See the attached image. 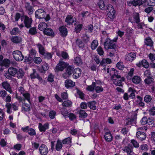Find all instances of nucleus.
<instances>
[{
    "mask_svg": "<svg viewBox=\"0 0 155 155\" xmlns=\"http://www.w3.org/2000/svg\"><path fill=\"white\" fill-rule=\"evenodd\" d=\"M2 86L4 89L8 91L10 93H12V90L11 86L7 81H4L2 83Z\"/></svg>",
    "mask_w": 155,
    "mask_h": 155,
    "instance_id": "nucleus-17",
    "label": "nucleus"
},
{
    "mask_svg": "<svg viewBox=\"0 0 155 155\" xmlns=\"http://www.w3.org/2000/svg\"><path fill=\"white\" fill-rule=\"evenodd\" d=\"M134 68H132L131 69L130 71L128 73L127 78L128 79H130L131 77L133 76L134 73Z\"/></svg>",
    "mask_w": 155,
    "mask_h": 155,
    "instance_id": "nucleus-62",
    "label": "nucleus"
},
{
    "mask_svg": "<svg viewBox=\"0 0 155 155\" xmlns=\"http://www.w3.org/2000/svg\"><path fill=\"white\" fill-rule=\"evenodd\" d=\"M98 45V41L97 40H94L92 42L91 47L92 50L95 49L97 46Z\"/></svg>",
    "mask_w": 155,
    "mask_h": 155,
    "instance_id": "nucleus-43",
    "label": "nucleus"
},
{
    "mask_svg": "<svg viewBox=\"0 0 155 155\" xmlns=\"http://www.w3.org/2000/svg\"><path fill=\"white\" fill-rule=\"evenodd\" d=\"M82 38L84 41L87 42L89 41V37L86 34H85L83 35Z\"/></svg>",
    "mask_w": 155,
    "mask_h": 155,
    "instance_id": "nucleus-61",
    "label": "nucleus"
},
{
    "mask_svg": "<svg viewBox=\"0 0 155 155\" xmlns=\"http://www.w3.org/2000/svg\"><path fill=\"white\" fill-rule=\"evenodd\" d=\"M136 57V54L134 53H130L127 54L125 57L126 60L132 61L134 60Z\"/></svg>",
    "mask_w": 155,
    "mask_h": 155,
    "instance_id": "nucleus-18",
    "label": "nucleus"
},
{
    "mask_svg": "<svg viewBox=\"0 0 155 155\" xmlns=\"http://www.w3.org/2000/svg\"><path fill=\"white\" fill-rule=\"evenodd\" d=\"M11 41L14 43H18L21 41V37L18 36H13L11 38Z\"/></svg>",
    "mask_w": 155,
    "mask_h": 155,
    "instance_id": "nucleus-34",
    "label": "nucleus"
},
{
    "mask_svg": "<svg viewBox=\"0 0 155 155\" xmlns=\"http://www.w3.org/2000/svg\"><path fill=\"white\" fill-rule=\"evenodd\" d=\"M59 30L61 35L64 37L66 36L67 35V30L64 26H62L60 27Z\"/></svg>",
    "mask_w": 155,
    "mask_h": 155,
    "instance_id": "nucleus-24",
    "label": "nucleus"
},
{
    "mask_svg": "<svg viewBox=\"0 0 155 155\" xmlns=\"http://www.w3.org/2000/svg\"><path fill=\"white\" fill-rule=\"evenodd\" d=\"M138 100H137L136 101L137 105L138 107H143L144 105V103L143 102V98L140 96L137 97Z\"/></svg>",
    "mask_w": 155,
    "mask_h": 155,
    "instance_id": "nucleus-28",
    "label": "nucleus"
},
{
    "mask_svg": "<svg viewBox=\"0 0 155 155\" xmlns=\"http://www.w3.org/2000/svg\"><path fill=\"white\" fill-rule=\"evenodd\" d=\"M24 7L25 9V11L28 14L31 15L32 14L33 12V7L31 5L30 3L25 2Z\"/></svg>",
    "mask_w": 155,
    "mask_h": 155,
    "instance_id": "nucleus-9",
    "label": "nucleus"
},
{
    "mask_svg": "<svg viewBox=\"0 0 155 155\" xmlns=\"http://www.w3.org/2000/svg\"><path fill=\"white\" fill-rule=\"evenodd\" d=\"M10 63V61L7 59H5L2 61L0 62V65L2 66L8 67Z\"/></svg>",
    "mask_w": 155,
    "mask_h": 155,
    "instance_id": "nucleus-27",
    "label": "nucleus"
},
{
    "mask_svg": "<svg viewBox=\"0 0 155 155\" xmlns=\"http://www.w3.org/2000/svg\"><path fill=\"white\" fill-rule=\"evenodd\" d=\"M68 65V63L65 62L61 59L55 67V71H62Z\"/></svg>",
    "mask_w": 155,
    "mask_h": 155,
    "instance_id": "nucleus-4",
    "label": "nucleus"
},
{
    "mask_svg": "<svg viewBox=\"0 0 155 155\" xmlns=\"http://www.w3.org/2000/svg\"><path fill=\"white\" fill-rule=\"evenodd\" d=\"M149 114L152 115H155V107H153L149 110Z\"/></svg>",
    "mask_w": 155,
    "mask_h": 155,
    "instance_id": "nucleus-64",
    "label": "nucleus"
},
{
    "mask_svg": "<svg viewBox=\"0 0 155 155\" xmlns=\"http://www.w3.org/2000/svg\"><path fill=\"white\" fill-rule=\"evenodd\" d=\"M73 78L75 79L78 78L81 74V70L79 68H76L73 71Z\"/></svg>",
    "mask_w": 155,
    "mask_h": 155,
    "instance_id": "nucleus-22",
    "label": "nucleus"
},
{
    "mask_svg": "<svg viewBox=\"0 0 155 155\" xmlns=\"http://www.w3.org/2000/svg\"><path fill=\"white\" fill-rule=\"evenodd\" d=\"M145 43L146 45L149 46L150 47H152L153 45V42L150 38H146Z\"/></svg>",
    "mask_w": 155,
    "mask_h": 155,
    "instance_id": "nucleus-40",
    "label": "nucleus"
},
{
    "mask_svg": "<svg viewBox=\"0 0 155 155\" xmlns=\"http://www.w3.org/2000/svg\"><path fill=\"white\" fill-rule=\"evenodd\" d=\"M104 48L107 50L110 49L114 50V51L118 50V46L116 43L114 41L110 40L108 38L106 39L104 43Z\"/></svg>",
    "mask_w": 155,
    "mask_h": 155,
    "instance_id": "nucleus-1",
    "label": "nucleus"
},
{
    "mask_svg": "<svg viewBox=\"0 0 155 155\" xmlns=\"http://www.w3.org/2000/svg\"><path fill=\"white\" fill-rule=\"evenodd\" d=\"M37 33L36 28L35 27H33L30 28L28 31L29 34L34 35L36 34Z\"/></svg>",
    "mask_w": 155,
    "mask_h": 155,
    "instance_id": "nucleus-38",
    "label": "nucleus"
},
{
    "mask_svg": "<svg viewBox=\"0 0 155 155\" xmlns=\"http://www.w3.org/2000/svg\"><path fill=\"white\" fill-rule=\"evenodd\" d=\"M133 147L130 144L128 145V146H125L122 149L124 152L126 153L128 155H132L133 153Z\"/></svg>",
    "mask_w": 155,
    "mask_h": 155,
    "instance_id": "nucleus-8",
    "label": "nucleus"
},
{
    "mask_svg": "<svg viewBox=\"0 0 155 155\" xmlns=\"http://www.w3.org/2000/svg\"><path fill=\"white\" fill-rule=\"evenodd\" d=\"M116 66L119 70H123L124 68L122 63L119 62L116 64Z\"/></svg>",
    "mask_w": 155,
    "mask_h": 155,
    "instance_id": "nucleus-63",
    "label": "nucleus"
},
{
    "mask_svg": "<svg viewBox=\"0 0 155 155\" xmlns=\"http://www.w3.org/2000/svg\"><path fill=\"white\" fill-rule=\"evenodd\" d=\"M46 14V12L42 9H39L35 12V16L38 18H44Z\"/></svg>",
    "mask_w": 155,
    "mask_h": 155,
    "instance_id": "nucleus-7",
    "label": "nucleus"
},
{
    "mask_svg": "<svg viewBox=\"0 0 155 155\" xmlns=\"http://www.w3.org/2000/svg\"><path fill=\"white\" fill-rule=\"evenodd\" d=\"M17 69L13 67H9L8 71V72L5 74V78L9 80H11L13 77L17 73Z\"/></svg>",
    "mask_w": 155,
    "mask_h": 155,
    "instance_id": "nucleus-2",
    "label": "nucleus"
},
{
    "mask_svg": "<svg viewBox=\"0 0 155 155\" xmlns=\"http://www.w3.org/2000/svg\"><path fill=\"white\" fill-rule=\"evenodd\" d=\"M28 133L30 136H35L36 135V132L34 129L33 128H29L28 131Z\"/></svg>",
    "mask_w": 155,
    "mask_h": 155,
    "instance_id": "nucleus-56",
    "label": "nucleus"
},
{
    "mask_svg": "<svg viewBox=\"0 0 155 155\" xmlns=\"http://www.w3.org/2000/svg\"><path fill=\"white\" fill-rule=\"evenodd\" d=\"M133 17L136 23H138L140 22L139 15L138 13H134L133 15Z\"/></svg>",
    "mask_w": 155,
    "mask_h": 155,
    "instance_id": "nucleus-42",
    "label": "nucleus"
},
{
    "mask_svg": "<svg viewBox=\"0 0 155 155\" xmlns=\"http://www.w3.org/2000/svg\"><path fill=\"white\" fill-rule=\"evenodd\" d=\"M132 81L134 84H137L140 82L141 79L139 76H135L132 78Z\"/></svg>",
    "mask_w": 155,
    "mask_h": 155,
    "instance_id": "nucleus-33",
    "label": "nucleus"
},
{
    "mask_svg": "<svg viewBox=\"0 0 155 155\" xmlns=\"http://www.w3.org/2000/svg\"><path fill=\"white\" fill-rule=\"evenodd\" d=\"M75 82L70 80H67L65 82V86L67 88L73 87L75 86Z\"/></svg>",
    "mask_w": 155,
    "mask_h": 155,
    "instance_id": "nucleus-26",
    "label": "nucleus"
},
{
    "mask_svg": "<svg viewBox=\"0 0 155 155\" xmlns=\"http://www.w3.org/2000/svg\"><path fill=\"white\" fill-rule=\"evenodd\" d=\"M30 76L31 79L37 78L40 81H41L42 80V78L34 70H33V73L30 74Z\"/></svg>",
    "mask_w": 155,
    "mask_h": 155,
    "instance_id": "nucleus-21",
    "label": "nucleus"
},
{
    "mask_svg": "<svg viewBox=\"0 0 155 155\" xmlns=\"http://www.w3.org/2000/svg\"><path fill=\"white\" fill-rule=\"evenodd\" d=\"M39 150L40 154L42 155H47L48 152L47 147L44 144H42L40 147Z\"/></svg>",
    "mask_w": 155,
    "mask_h": 155,
    "instance_id": "nucleus-12",
    "label": "nucleus"
},
{
    "mask_svg": "<svg viewBox=\"0 0 155 155\" xmlns=\"http://www.w3.org/2000/svg\"><path fill=\"white\" fill-rule=\"evenodd\" d=\"M71 138L68 137L63 140L62 143L64 144H68L71 143Z\"/></svg>",
    "mask_w": 155,
    "mask_h": 155,
    "instance_id": "nucleus-49",
    "label": "nucleus"
},
{
    "mask_svg": "<svg viewBox=\"0 0 155 155\" xmlns=\"http://www.w3.org/2000/svg\"><path fill=\"white\" fill-rule=\"evenodd\" d=\"M49 127V124L48 123H46L44 125H42L41 123L39 124L38 128L40 131H45L46 129H48Z\"/></svg>",
    "mask_w": 155,
    "mask_h": 155,
    "instance_id": "nucleus-20",
    "label": "nucleus"
},
{
    "mask_svg": "<svg viewBox=\"0 0 155 155\" xmlns=\"http://www.w3.org/2000/svg\"><path fill=\"white\" fill-rule=\"evenodd\" d=\"M111 73H113V74L111 77V79L112 80L116 78L120 79L121 77L120 75L119 74L118 71L114 68H111Z\"/></svg>",
    "mask_w": 155,
    "mask_h": 155,
    "instance_id": "nucleus-14",
    "label": "nucleus"
},
{
    "mask_svg": "<svg viewBox=\"0 0 155 155\" xmlns=\"http://www.w3.org/2000/svg\"><path fill=\"white\" fill-rule=\"evenodd\" d=\"M98 5L99 8L101 9H105V4L103 0L99 1L98 3Z\"/></svg>",
    "mask_w": 155,
    "mask_h": 155,
    "instance_id": "nucleus-50",
    "label": "nucleus"
},
{
    "mask_svg": "<svg viewBox=\"0 0 155 155\" xmlns=\"http://www.w3.org/2000/svg\"><path fill=\"white\" fill-rule=\"evenodd\" d=\"M21 20H24L25 26L27 28H29L31 26L32 23V20L31 18H29L27 15H23L21 17Z\"/></svg>",
    "mask_w": 155,
    "mask_h": 155,
    "instance_id": "nucleus-5",
    "label": "nucleus"
},
{
    "mask_svg": "<svg viewBox=\"0 0 155 155\" xmlns=\"http://www.w3.org/2000/svg\"><path fill=\"white\" fill-rule=\"evenodd\" d=\"M5 107L7 108V112L9 114L11 113V108L12 107L14 110H16L18 109V107L15 104H13L11 105L9 103H7L6 104Z\"/></svg>",
    "mask_w": 155,
    "mask_h": 155,
    "instance_id": "nucleus-11",
    "label": "nucleus"
},
{
    "mask_svg": "<svg viewBox=\"0 0 155 155\" xmlns=\"http://www.w3.org/2000/svg\"><path fill=\"white\" fill-rule=\"evenodd\" d=\"M130 143L132 144L133 146L136 148H137L139 147V143L135 140L132 139L130 140Z\"/></svg>",
    "mask_w": 155,
    "mask_h": 155,
    "instance_id": "nucleus-48",
    "label": "nucleus"
},
{
    "mask_svg": "<svg viewBox=\"0 0 155 155\" xmlns=\"http://www.w3.org/2000/svg\"><path fill=\"white\" fill-rule=\"evenodd\" d=\"M151 97L149 95H146L144 97V101L146 103L150 102L152 100Z\"/></svg>",
    "mask_w": 155,
    "mask_h": 155,
    "instance_id": "nucleus-57",
    "label": "nucleus"
},
{
    "mask_svg": "<svg viewBox=\"0 0 155 155\" xmlns=\"http://www.w3.org/2000/svg\"><path fill=\"white\" fill-rule=\"evenodd\" d=\"M38 46L40 54L42 55L44 54L45 52L44 49L42 46L40 44H38Z\"/></svg>",
    "mask_w": 155,
    "mask_h": 155,
    "instance_id": "nucleus-51",
    "label": "nucleus"
},
{
    "mask_svg": "<svg viewBox=\"0 0 155 155\" xmlns=\"http://www.w3.org/2000/svg\"><path fill=\"white\" fill-rule=\"evenodd\" d=\"M30 110V107L29 104L23 103L22 104V110L24 112L28 111Z\"/></svg>",
    "mask_w": 155,
    "mask_h": 155,
    "instance_id": "nucleus-35",
    "label": "nucleus"
},
{
    "mask_svg": "<svg viewBox=\"0 0 155 155\" xmlns=\"http://www.w3.org/2000/svg\"><path fill=\"white\" fill-rule=\"evenodd\" d=\"M16 74L17 78L18 79H20L23 78L25 74V73L23 70L20 69L18 70H17Z\"/></svg>",
    "mask_w": 155,
    "mask_h": 155,
    "instance_id": "nucleus-29",
    "label": "nucleus"
},
{
    "mask_svg": "<svg viewBox=\"0 0 155 155\" xmlns=\"http://www.w3.org/2000/svg\"><path fill=\"white\" fill-rule=\"evenodd\" d=\"M87 116V114L84 110H81L79 112V117L81 118H85Z\"/></svg>",
    "mask_w": 155,
    "mask_h": 155,
    "instance_id": "nucleus-46",
    "label": "nucleus"
},
{
    "mask_svg": "<svg viewBox=\"0 0 155 155\" xmlns=\"http://www.w3.org/2000/svg\"><path fill=\"white\" fill-rule=\"evenodd\" d=\"M65 21L67 24L69 25L73 23V16L71 15H68L66 17Z\"/></svg>",
    "mask_w": 155,
    "mask_h": 155,
    "instance_id": "nucleus-32",
    "label": "nucleus"
},
{
    "mask_svg": "<svg viewBox=\"0 0 155 155\" xmlns=\"http://www.w3.org/2000/svg\"><path fill=\"white\" fill-rule=\"evenodd\" d=\"M96 102L95 101H92L88 103V107L91 109L95 110L96 109Z\"/></svg>",
    "mask_w": 155,
    "mask_h": 155,
    "instance_id": "nucleus-37",
    "label": "nucleus"
},
{
    "mask_svg": "<svg viewBox=\"0 0 155 155\" xmlns=\"http://www.w3.org/2000/svg\"><path fill=\"white\" fill-rule=\"evenodd\" d=\"M62 143L61 142V140H58L57 141V143L55 146V149L58 151H60L62 149L63 145Z\"/></svg>",
    "mask_w": 155,
    "mask_h": 155,
    "instance_id": "nucleus-30",
    "label": "nucleus"
},
{
    "mask_svg": "<svg viewBox=\"0 0 155 155\" xmlns=\"http://www.w3.org/2000/svg\"><path fill=\"white\" fill-rule=\"evenodd\" d=\"M142 66L146 68H147L149 67V64L147 61L145 59L142 60Z\"/></svg>",
    "mask_w": 155,
    "mask_h": 155,
    "instance_id": "nucleus-60",
    "label": "nucleus"
},
{
    "mask_svg": "<svg viewBox=\"0 0 155 155\" xmlns=\"http://www.w3.org/2000/svg\"><path fill=\"white\" fill-rule=\"evenodd\" d=\"M97 51L98 54L100 56L103 55L104 54V51L103 48L101 47H99L97 49Z\"/></svg>",
    "mask_w": 155,
    "mask_h": 155,
    "instance_id": "nucleus-53",
    "label": "nucleus"
},
{
    "mask_svg": "<svg viewBox=\"0 0 155 155\" xmlns=\"http://www.w3.org/2000/svg\"><path fill=\"white\" fill-rule=\"evenodd\" d=\"M124 78L123 77H122L120 78V79L116 78L112 81L114 84L116 85L121 86L122 85V82L124 81Z\"/></svg>",
    "mask_w": 155,
    "mask_h": 155,
    "instance_id": "nucleus-16",
    "label": "nucleus"
},
{
    "mask_svg": "<svg viewBox=\"0 0 155 155\" xmlns=\"http://www.w3.org/2000/svg\"><path fill=\"white\" fill-rule=\"evenodd\" d=\"M104 138L107 142H110L112 140V136L110 131L108 130H105Z\"/></svg>",
    "mask_w": 155,
    "mask_h": 155,
    "instance_id": "nucleus-10",
    "label": "nucleus"
},
{
    "mask_svg": "<svg viewBox=\"0 0 155 155\" xmlns=\"http://www.w3.org/2000/svg\"><path fill=\"white\" fill-rule=\"evenodd\" d=\"M61 114L65 118L67 117L68 115V111L65 108L62 109L61 111Z\"/></svg>",
    "mask_w": 155,
    "mask_h": 155,
    "instance_id": "nucleus-54",
    "label": "nucleus"
},
{
    "mask_svg": "<svg viewBox=\"0 0 155 155\" xmlns=\"http://www.w3.org/2000/svg\"><path fill=\"white\" fill-rule=\"evenodd\" d=\"M146 0H134L132 2V4L135 6L140 5L146 2Z\"/></svg>",
    "mask_w": 155,
    "mask_h": 155,
    "instance_id": "nucleus-23",
    "label": "nucleus"
},
{
    "mask_svg": "<svg viewBox=\"0 0 155 155\" xmlns=\"http://www.w3.org/2000/svg\"><path fill=\"white\" fill-rule=\"evenodd\" d=\"M83 25L82 24H78L75 28L74 29V31L77 33L79 32L81 30Z\"/></svg>",
    "mask_w": 155,
    "mask_h": 155,
    "instance_id": "nucleus-47",
    "label": "nucleus"
},
{
    "mask_svg": "<svg viewBox=\"0 0 155 155\" xmlns=\"http://www.w3.org/2000/svg\"><path fill=\"white\" fill-rule=\"evenodd\" d=\"M56 112L54 110L50 111L49 114V116L51 119H53L54 118Z\"/></svg>",
    "mask_w": 155,
    "mask_h": 155,
    "instance_id": "nucleus-55",
    "label": "nucleus"
},
{
    "mask_svg": "<svg viewBox=\"0 0 155 155\" xmlns=\"http://www.w3.org/2000/svg\"><path fill=\"white\" fill-rule=\"evenodd\" d=\"M47 24L45 22H41L38 25V29L40 31H44L47 28Z\"/></svg>",
    "mask_w": 155,
    "mask_h": 155,
    "instance_id": "nucleus-31",
    "label": "nucleus"
},
{
    "mask_svg": "<svg viewBox=\"0 0 155 155\" xmlns=\"http://www.w3.org/2000/svg\"><path fill=\"white\" fill-rule=\"evenodd\" d=\"M33 60L34 62L37 64H40L42 61L41 59L40 58L38 57H36L34 58Z\"/></svg>",
    "mask_w": 155,
    "mask_h": 155,
    "instance_id": "nucleus-58",
    "label": "nucleus"
},
{
    "mask_svg": "<svg viewBox=\"0 0 155 155\" xmlns=\"http://www.w3.org/2000/svg\"><path fill=\"white\" fill-rule=\"evenodd\" d=\"M93 29V26L91 25H88L85 28V30L86 31L89 32L91 33Z\"/></svg>",
    "mask_w": 155,
    "mask_h": 155,
    "instance_id": "nucleus-59",
    "label": "nucleus"
},
{
    "mask_svg": "<svg viewBox=\"0 0 155 155\" xmlns=\"http://www.w3.org/2000/svg\"><path fill=\"white\" fill-rule=\"evenodd\" d=\"M107 15L110 19H113L115 17V12L113 6L109 5L107 8Z\"/></svg>",
    "mask_w": 155,
    "mask_h": 155,
    "instance_id": "nucleus-3",
    "label": "nucleus"
},
{
    "mask_svg": "<svg viewBox=\"0 0 155 155\" xmlns=\"http://www.w3.org/2000/svg\"><path fill=\"white\" fill-rule=\"evenodd\" d=\"M128 91L130 93L129 97H132V98H134L135 96V92H136V90L131 87H130L129 88Z\"/></svg>",
    "mask_w": 155,
    "mask_h": 155,
    "instance_id": "nucleus-39",
    "label": "nucleus"
},
{
    "mask_svg": "<svg viewBox=\"0 0 155 155\" xmlns=\"http://www.w3.org/2000/svg\"><path fill=\"white\" fill-rule=\"evenodd\" d=\"M19 32V29L17 28H14L11 31L10 34L12 35H16Z\"/></svg>",
    "mask_w": 155,
    "mask_h": 155,
    "instance_id": "nucleus-52",
    "label": "nucleus"
},
{
    "mask_svg": "<svg viewBox=\"0 0 155 155\" xmlns=\"http://www.w3.org/2000/svg\"><path fill=\"white\" fill-rule=\"evenodd\" d=\"M74 63L77 65H81L82 64V59L80 56H77L75 57L74 59Z\"/></svg>",
    "mask_w": 155,
    "mask_h": 155,
    "instance_id": "nucleus-25",
    "label": "nucleus"
},
{
    "mask_svg": "<svg viewBox=\"0 0 155 155\" xmlns=\"http://www.w3.org/2000/svg\"><path fill=\"white\" fill-rule=\"evenodd\" d=\"M136 137H137L138 139L142 141L146 139V135L144 133L141 131H139L137 132Z\"/></svg>",
    "mask_w": 155,
    "mask_h": 155,
    "instance_id": "nucleus-15",
    "label": "nucleus"
},
{
    "mask_svg": "<svg viewBox=\"0 0 155 155\" xmlns=\"http://www.w3.org/2000/svg\"><path fill=\"white\" fill-rule=\"evenodd\" d=\"M72 104V102L68 100L64 101L62 104V105L66 107H69L71 106Z\"/></svg>",
    "mask_w": 155,
    "mask_h": 155,
    "instance_id": "nucleus-41",
    "label": "nucleus"
},
{
    "mask_svg": "<svg viewBox=\"0 0 155 155\" xmlns=\"http://www.w3.org/2000/svg\"><path fill=\"white\" fill-rule=\"evenodd\" d=\"M12 55L14 59L17 61H21L24 58V56L21 51L18 50L14 51Z\"/></svg>",
    "mask_w": 155,
    "mask_h": 155,
    "instance_id": "nucleus-6",
    "label": "nucleus"
},
{
    "mask_svg": "<svg viewBox=\"0 0 155 155\" xmlns=\"http://www.w3.org/2000/svg\"><path fill=\"white\" fill-rule=\"evenodd\" d=\"M22 94L24 97L23 99H24V101H25V100H27L30 103V94L27 91H26Z\"/></svg>",
    "mask_w": 155,
    "mask_h": 155,
    "instance_id": "nucleus-36",
    "label": "nucleus"
},
{
    "mask_svg": "<svg viewBox=\"0 0 155 155\" xmlns=\"http://www.w3.org/2000/svg\"><path fill=\"white\" fill-rule=\"evenodd\" d=\"M94 90L97 93H100L103 91L104 89L101 86H96L95 85Z\"/></svg>",
    "mask_w": 155,
    "mask_h": 155,
    "instance_id": "nucleus-45",
    "label": "nucleus"
},
{
    "mask_svg": "<svg viewBox=\"0 0 155 155\" xmlns=\"http://www.w3.org/2000/svg\"><path fill=\"white\" fill-rule=\"evenodd\" d=\"M75 69H74V68L71 66L68 65L66 68V73H65L63 74V77L66 78L67 77L66 75L67 74H68L69 76L71 75L73 73V71Z\"/></svg>",
    "mask_w": 155,
    "mask_h": 155,
    "instance_id": "nucleus-13",
    "label": "nucleus"
},
{
    "mask_svg": "<svg viewBox=\"0 0 155 155\" xmlns=\"http://www.w3.org/2000/svg\"><path fill=\"white\" fill-rule=\"evenodd\" d=\"M95 85V83L93 82L91 85L87 86L86 88V90L89 91H93L94 90Z\"/></svg>",
    "mask_w": 155,
    "mask_h": 155,
    "instance_id": "nucleus-44",
    "label": "nucleus"
},
{
    "mask_svg": "<svg viewBox=\"0 0 155 155\" xmlns=\"http://www.w3.org/2000/svg\"><path fill=\"white\" fill-rule=\"evenodd\" d=\"M43 33L44 35L52 37L54 36V31L53 30L50 28H47L43 31Z\"/></svg>",
    "mask_w": 155,
    "mask_h": 155,
    "instance_id": "nucleus-19",
    "label": "nucleus"
}]
</instances>
